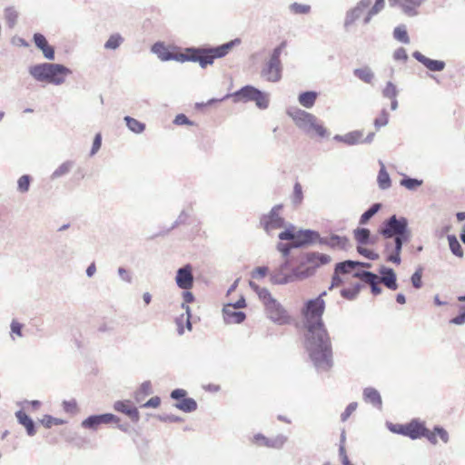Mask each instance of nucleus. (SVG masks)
<instances>
[{
    "mask_svg": "<svg viewBox=\"0 0 465 465\" xmlns=\"http://www.w3.org/2000/svg\"><path fill=\"white\" fill-rule=\"evenodd\" d=\"M325 302L321 297L308 300L302 310L305 318V349L318 371H327L333 365L330 335L322 321Z\"/></svg>",
    "mask_w": 465,
    "mask_h": 465,
    "instance_id": "f257e3e1",
    "label": "nucleus"
},
{
    "mask_svg": "<svg viewBox=\"0 0 465 465\" xmlns=\"http://www.w3.org/2000/svg\"><path fill=\"white\" fill-rule=\"evenodd\" d=\"M378 232L384 239H393V250L387 255L386 261L397 265L401 264L402 247L411 237L408 219L393 214L382 222Z\"/></svg>",
    "mask_w": 465,
    "mask_h": 465,
    "instance_id": "f03ea898",
    "label": "nucleus"
},
{
    "mask_svg": "<svg viewBox=\"0 0 465 465\" xmlns=\"http://www.w3.org/2000/svg\"><path fill=\"white\" fill-rule=\"evenodd\" d=\"M29 74L39 82L60 85L72 74L71 69L60 64L42 63L29 67Z\"/></svg>",
    "mask_w": 465,
    "mask_h": 465,
    "instance_id": "7ed1b4c3",
    "label": "nucleus"
},
{
    "mask_svg": "<svg viewBox=\"0 0 465 465\" xmlns=\"http://www.w3.org/2000/svg\"><path fill=\"white\" fill-rule=\"evenodd\" d=\"M287 114L292 119L295 125L307 135L316 134L319 137L327 135L326 128L314 114L298 107H290L287 110Z\"/></svg>",
    "mask_w": 465,
    "mask_h": 465,
    "instance_id": "20e7f679",
    "label": "nucleus"
},
{
    "mask_svg": "<svg viewBox=\"0 0 465 465\" xmlns=\"http://www.w3.org/2000/svg\"><path fill=\"white\" fill-rule=\"evenodd\" d=\"M286 41H282L271 53L261 69L260 76L269 83H279L282 78L283 66L281 61V54L286 47Z\"/></svg>",
    "mask_w": 465,
    "mask_h": 465,
    "instance_id": "39448f33",
    "label": "nucleus"
},
{
    "mask_svg": "<svg viewBox=\"0 0 465 465\" xmlns=\"http://www.w3.org/2000/svg\"><path fill=\"white\" fill-rule=\"evenodd\" d=\"M229 96H232L236 103L254 102L256 106L260 109H267L269 106V94L252 85H245L232 94H226L219 101H223ZM217 101L218 100L216 99H211L209 100L208 104H212Z\"/></svg>",
    "mask_w": 465,
    "mask_h": 465,
    "instance_id": "423d86ee",
    "label": "nucleus"
},
{
    "mask_svg": "<svg viewBox=\"0 0 465 465\" xmlns=\"http://www.w3.org/2000/svg\"><path fill=\"white\" fill-rule=\"evenodd\" d=\"M281 241H292L294 248H303L316 242L319 238V232L311 229H301L294 231V226L290 225L278 235Z\"/></svg>",
    "mask_w": 465,
    "mask_h": 465,
    "instance_id": "0eeeda50",
    "label": "nucleus"
},
{
    "mask_svg": "<svg viewBox=\"0 0 465 465\" xmlns=\"http://www.w3.org/2000/svg\"><path fill=\"white\" fill-rule=\"evenodd\" d=\"M240 44L241 39L235 38L218 46L205 47L204 50L203 51V53H202L200 56L191 58L193 59L194 63H199L200 66L203 69H204L208 65L213 64L214 59L223 58L226 56L234 46L239 45Z\"/></svg>",
    "mask_w": 465,
    "mask_h": 465,
    "instance_id": "6e6552de",
    "label": "nucleus"
},
{
    "mask_svg": "<svg viewBox=\"0 0 465 465\" xmlns=\"http://www.w3.org/2000/svg\"><path fill=\"white\" fill-rule=\"evenodd\" d=\"M282 209V204H276L272 208L269 213L262 216L261 224L268 234H271V232L275 229L283 228L285 226V221L279 213Z\"/></svg>",
    "mask_w": 465,
    "mask_h": 465,
    "instance_id": "1a4fd4ad",
    "label": "nucleus"
},
{
    "mask_svg": "<svg viewBox=\"0 0 465 465\" xmlns=\"http://www.w3.org/2000/svg\"><path fill=\"white\" fill-rule=\"evenodd\" d=\"M268 317L278 324H286L290 321V317L284 308L274 299L265 305Z\"/></svg>",
    "mask_w": 465,
    "mask_h": 465,
    "instance_id": "9d476101",
    "label": "nucleus"
},
{
    "mask_svg": "<svg viewBox=\"0 0 465 465\" xmlns=\"http://www.w3.org/2000/svg\"><path fill=\"white\" fill-rule=\"evenodd\" d=\"M120 419L112 413L90 415L82 421V427L89 430H97L101 424H108L111 422H118Z\"/></svg>",
    "mask_w": 465,
    "mask_h": 465,
    "instance_id": "9b49d317",
    "label": "nucleus"
},
{
    "mask_svg": "<svg viewBox=\"0 0 465 465\" xmlns=\"http://www.w3.org/2000/svg\"><path fill=\"white\" fill-rule=\"evenodd\" d=\"M352 276L368 283L373 295L376 296L381 293L382 289L380 286V277L376 273L371 271H358Z\"/></svg>",
    "mask_w": 465,
    "mask_h": 465,
    "instance_id": "f8f14e48",
    "label": "nucleus"
},
{
    "mask_svg": "<svg viewBox=\"0 0 465 465\" xmlns=\"http://www.w3.org/2000/svg\"><path fill=\"white\" fill-rule=\"evenodd\" d=\"M175 282L183 290H189L193 287V275L191 264H186L177 270Z\"/></svg>",
    "mask_w": 465,
    "mask_h": 465,
    "instance_id": "ddd939ff",
    "label": "nucleus"
},
{
    "mask_svg": "<svg viewBox=\"0 0 465 465\" xmlns=\"http://www.w3.org/2000/svg\"><path fill=\"white\" fill-rule=\"evenodd\" d=\"M287 441V437L279 434L274 438H267L262 433H257L253 436L252 442L258 446H265L268 448L281 449Z\"/></svg>",
    "mask_w": 465,
    "mask_h": 465,
    "instance_id": "4468645a",
    "label": "nucleus"
},
{
    "mask_svg": "<svg viewBox=\"0 0 465 465\" xmlns=\"http://www.w3.org/2000/svg\"><path fill=\"white\" fill-rule=\"evenodd\" d=\"M391 7H398L408 16L418 15V7L420 5V0H388Z\"/></svg>",
    "mask_w": 465,
    "mask_h": 465,
    "instance_id": "2eb2a0df",
    "label": "nucleus"
},
{
    "mask_svg": "<svg viewBox=\"0 0 465 465\" xmlns=\"http://www.w3.org/2000/svg\"><path fill=\"white\" fill-rule=\"evenodd\" d=\"M331 260V256L324 253L317 252H306L301 256V265L306 263L313 264L310 268H314L315 271L317 267L329 263Z\"/></svg>",
    "mask_w": 465,
    "mask_h": 465,
    "instance_id": "dca6fc26",
    "label": "nucleus"
},
{
    "mask_svg": "<svg viewBox=\"0 0 465 465\" xmlns=\"http://www.w3.org/2000/svg\"><path fill=\"white\" fill-rule=\"evenodd\" d=\"M412 56L430 72H441L446 67L444 61L430 59L419 51L413 52Z\"/></svg>",
    "mask_w": 465,
    "mask_h": 465,
    "instance_id": "f3484780",
    "label": "nucleus"
},
{
    "mask_svg": "<svg viewBox=\"0 0 465 465\" xmlns=\"http://www.w3.org/2000/svg\"><path fill=\"white\" fill-rule=\"evenodd\" d=\"M114 409L128 416L133 422H138L140 420V413L136 407H134L129 401H117L114 404Z\"/></svg>",
    "mask_w": 465,
    "mask_h": 465,
    "instance_id": "a211bd4d",
    "label": "nucleus"
},
{
    "mask_svg": "<svg viewBox=\"0 0 465 465\" xmlns=\"http://www.w3.org/2000/svg\"><path fill=\"white\" fill-rule=\"evenodd\" d=\"M380 282H382L385 287L391 291L398 289L397 275L392 268L381 266L379 269Z\"/></svg>",
    "mask_w": 465,
    "mask_h": 465,
    "instance_id": "6ab92c4d",
    "label": "nucleus"
},
{
    "mask_svg": "<svg viewBox=\"0 0 465 465\" xmlns=\"http://www.w3.org/2000/svg\"><path fill=\"white\" fill-rule=\"evenodd\" d=\"M152 52L155 54L162 61H176L179 62V53L171 51L162 42H157L152 46Z\"/></svg>",
    "mask_w": 465,
    "mask_h": 465,
    "instance_id": "aec40b11",
    "label": "nucleus"
},
{
    "mask_svg": "<svg viewBox=\"0 0 465 465\" xmlns=\"http://www.w3.org/2000/svg\"><path fill=\"white\" fill-rule=\"evenodd\" d=\"M290 262L286 259L277 269H275L270 275V280L273 284H287L292 282L291 277H287L288 273L285 271L288 269Z\"/></svg>",
    "mask_w": 465,
    "mask_h": 465,
    "instance_id": "412c9836",
    "label": "nucleus"
},
{
    "mask_svg": "<svg viewBox=\"0 0 465 465\" xmlns=\"http://www.w3.org/2000/svg\"><path fill=\"white\" fill-rule=\"evenodd\" d=\"M223 320L226 323H242L245 318L246 314L241 311H235L233 306L224 305L223 309Z\"/></svg>",
    "mask_w": 465,
    "mask_h": 465,
    "instance_id": "4be33fe9",
    "label": "nucleus"
},
{
    "mask_svg": "<svg viewBox=\"0 0 465 465\" xmlns=\"http://www.w3.org/2000/svg\"><path fill=\"white\" fill-rule=\"evenodd\" d=\"M406 436L411 440L422 438V434L427 431V428L421 422L417 420H412L411 422L406 424Z\"/></svg>",
    "mask_w": 465,
    "mask_h": 465,
    "instance_id": "5701e85b",
    "label": "nucleus"
},
{
    "mask_svg": "<svg viewBox=\"0 0 465 465\" xmlns=\"http://www.w3.org/2000/svg\"><path fill=\"white\" fill-rule=\"evenodd\" d=\"M15 417L19 424L25 427L28 436H34L36 433L35 422L22 410L15 412Z\"/></svg>",
    "mask_w": 465,
    "mask_h": 465,
    "instance_id": "b1692460",
    "label": "nucleus"
},
{
    "mask_svg": "<svg viewBox=\"0 0 465 465\" xmlns=\"http://www.w3.org/2000/svg\"><path fill=\"white\" fill-rule=\"evenodd\" d=\"M363 136V132L360 130L347 133L343 135L336 134L333 139L337 142L344 143L348 145H354L361 143V139Z\"/></svg>",
    "mask_w": 465,
    "mask_h": 465,
    "instance_id": "393cba45",
    "label": "nucleus"
},
{
    "mask_svg": "<svg viewBox=\"0 0 465 465\" xmlns=\"http://www.w3.org/2000/svg\"><path fill=\"white\" fill-rule=\"evenodd\" d=\"M363 400L366 402L372 404L374 407L378 409H381L382 401L380 392L371 387L365 388L363 390Z\"/></svg>",
    "mask_w": 465,
    "mask_h": 465,
    "instance_id": "a878e982",
    "label": "nucleus"
},
{
    "mask_svg": "<svg viewBox=\"0 0 465 465\" xmlns=\"http://www.w3.org/2000/svg\"><path fill=\"white\" fill-rule=\"evenodd\" d=\"M353 75L355 77H357L358 79H360L361 81H362L363 83L369 84H372L373 80L375 78L374 72L368 65H365L361 68H355L353 70Z\"/></svg>",
    "mask_w": 465,
    "mask_h": 465,
    "instance_id": "bb28decb",
    "label": "nucleus"
},
{
    "mask_svg": "<svg viewBox=\"0 0 465 465\" xmlns=\"http://www.w3.org/2000/svg\"><path fill=\"white\" fill-rule=\"evenodd\" d=\"M353 235L359 246L374 244V241H371V231L368 228L358 227L353 231Z\"/></svg>",
    "mask_w": 465,
    "mask_h": 465,
    "instance_id": "cd10ccee",
    "label": "nucleus"
},
{
    "mask_svg": "<svg viewBox=\"0 0 465 465\" xmlns=\"http://www.w3.org/2000/svg\"><path fill=\"white\" fill-rule=\"evenodd\" d=\"M318 97V93L315 91H305L299 94L298 96V102L303 107L310 109L312 108Z\"/></svg>",
    "mask_w": 465,
    "mask_h": 465,
    "instance_id": "c85d7f7f",
    "label": "nucleus"
},
{
    "mask_svg": "<svg viewBox=\"0 0 465 465\" xmlns=\"http://www.w3.org/2000/svg\"><path fill=\"white\" fill-rule=\"evenodd\" d=\"M381 169L378 173L377 182L381 190H387L391 186V180L382 162L380 161Z\"/></svg>",
    "mask_w": 465,
    "mask_h": 465,
    "instance_id": "c756f323",
    "label": "nucleus"
},
{
    "mask_svg": "<svg viewBox=\"0 0 465 465\" xmlns=\"http://www.w3.org/2000/svg\"><path fill=\"white\" fill-rule=\"evenodd\" d=\"M205 47H187L184 53H179V62H193V59L191 57H198Z\"/></svg>",
    "mask_w": 465,
    "mask_h": 465,
    "instance_id": "7c9ffc66",
    "label": "nucleus"
},
{
    "mask_svg": "<svg viewBox=\"0 0 465 465\" xmlns=\"http://www.w3.org/2000/svg\"><path fill=\"white\" fill-rule=\"evenodd\" d=\"M301 266L302 265L300 264V266L293 268L292 272L288 273L287 277H291L292 282L306 279L314 274V268H306L305 270H302Z\"/></svg>",
    "mask_w": 465,
    "mask_h": 465,
    "instance_id": "2f4dec72",
    "label": "nucleus"
},
{
    "mask_svg": "<svg viewBox=\"0 0 465 465\" xmlns=\"http://www.w3.org/2000/svg\"><path fill=\"white\" fill-rule=\"evenodd\" d=\"M197 406H198L197 402L194 399L187 398V397H185L184 399H183L182 401H180L174 404L175 408H177L186 413H190V412L196 411Z\"/></svg>",
    "mask_w": 465,
    "mask_h": 465,
    "instance_id": "473e14b6",
    "label": "nucleus"
},
{
    "mask_svg": "<svg viewBox=\"0 0 465 465\" xmlns=\"http://www.w3.org/2000/svg\"><path fill=\"white\" fill-rule=\"evenodd\" d=\"M382 205L380 203L371 204L360 217L359 223L366 224L381 209Z\"/></svg>",
    "mask_w": 465,
    "mask_h": 465,
    "instance_id": "72a5a7b5",
    "label": "nucleus"
},
{
    "mask_svg": "<svg viewBox=\"0 0 465 465\" xmlns=\"http://www.w3.org/2000/svg\"><path fill=\"white\" fill-rule=\"evenodd\" d=\"M364 10L361 8L358 5H356L355 7L350 9L346 13L345 21H344V26L348 27L351 25H352L357 19H359Z\"/></svg>",
    "mask_w": 465,
    "mask_h": 465,
    "instance_id": "f704fd0d",
    "label": "nucleus"
},
{
    "mask_svg": "<svg viewBox=\"0 0 465 465\" xmlns=\"http://www.w3.org/2000/svg\"><path fill=\"white\" fill-rule=\"evenodd\" d=\"M450 250L453 255L462 258L464 256L463 249L454 234H449L447 236Z\"/></svg>",
    "mask_w": 465,
    "mask_h": 465,
    "instance_id": "c9c22d12",
    "label": "nucleus"
},
{
    "mask_svg": "<svg viewBox=\"0 0 465 465\" xmlns=\"http://www.w3.org/2000/svg\"><path fill=\"white\" fill-rule=\"evenodd\" d=\"M128 129L134 134H142L145 130V124L131 116L124 118Z\"/></svg>",
    "mask_w": 465,
    "mask_h": 465,
    "instance_id": "e433bc0d",
    "label": "nucleus"
},
{
    "mask_svg": "<svg viewBox=\"0 0 465 465\" xmlns=\"http://www.w3.org/2000/svg\"><path fill=\"white\" fill-rule=\"evenodd\" d=\"M74 167V162L66 161L63 163L60 166H58L51 175L52 180L58 179L62 176L66 175L70 173L72 168Z\"/></svg>",
    "mask_w": 465,
    "mask_h": 465,
    "instance_id": "4c0bfd02",
    "label": "nucleus"
},
{
    "mask_svg": "<svg viewBox=\"0 0 465 465\" xmlns=\"http://www.w3.org/2000/svg\"><path fill=\"white\" fill-rule=\"evenodd\" d=\"M349 244V239L346 236L331 234L330 236V247L346 250Z\"/></svg>",
    "mask_w": 465,
    "mask_h": 465,
    "instance_id": "58836bf2",
    "label": "nucleus"
},
{
    "mask_svg": "<svg viewBox=\"0 0 465 465\" xmlns=\"http://www.w3.org/2000/svg\"><path fill=\"white\" fill-rule=\"evenodd\" d=\"M393 37L397 41L406 45L410 44L411 41L405 25H400L394 28Z\"/></svg>",
    "mask_w": 465,
    "mask_h": 465,
    "instance_id": "ea45409f",
    "label": "nucleus"
},
{
    "mask_svg": "<svg viewBox=\"0 0 465 465\" xmlns=\"http://www.w3.org/2000/svg\"><path fill=\"white\" fill-rule=\"evenodd\" d=\"M423 183L422 180L412 178L408 175H403L402 179L400 181V184L405 187L408 190L415 191L418 187H420Z\"/></svg>",
    "mask_w": 465,
    "mask_h": 465,
    "instance_id": "a19ab883",
    "label": "nucleus"
},
{
    "mask_svg": "<svg viewBox=\"0 0 465 465\" xmlns=\"http://www.w3.org/2000/svg\"><path fill=\"white\" fill-rule=\"evenodd\" d=\"M5 19L10 28H13L17 22L18 12L14 6H8L4 11Z\"/></svg>",
    "mask_w": 465,
    "mask_h": 465,
    "instance_id": "79ce46f5",
    "label": "nucleus"
},
{
    "mask_svg": "<svg viewBox=\"0 0 465 465\" xmlns=\"http://www.w3.org/2000/svg\"><path fill=\"white\" fill-rule=\"evenodd\" d=\"M123 42L124 38L120 34H114L104 43V48L107 50H116Z\"/></svg>",
    "mask_w": 465,
    "mask_h": 465,
    "instance_id": "37998d69",
    "label": "nucleus"
},
{
    "mask_svg": "<svg viewBox=\"0 0 465 465\" xmlns=\"http://www.w3.org/2000/svg\"><path fill=\"white\" fill-rule=\"evenodd\" d=\"M361 289V283H355L352 288H351V289H346V288L341 289L340 292H341V295L344 299L349 300V301H353L358 296Z\"/></svg>",
    "mask_w": 465,
    "mask_h": 465,
    "instance_id": "c03bdc74",
    "label": "nucleus"
},
{
    "mask_svg": "<svg viewBox=\"0 0 465 465\" xmlns=\"http://www.w3.org/2000/svg\"><path fill=\"white\" fill-rule=\"evenodd\" d=\"M303 200V192L302 187L300 183H295L293 185V193L291 196L292 203L294 206H298L302 203Z\"/></svg>",
    "mask_w": 465,
    "mask_h": 465,
    "instance_id": "a18cd8bd",
    "label": "nucleus"
},
{
    "mask_svg": "<svg viewBox=\"0 0 465 465\" xmlns=\"http://www.w3.org/2000/svg\"><path fill=\"white\" fill-rule=\"evenodd\" d=\"M153 393L151 381H143L134 393V399L139 402V396H147Z\"/></svg>",
    "mask_w": 465,
    "mask_h": 465,
    "instance_id": "49530a36",
    "label": "nucleus"
},
{
    "mask_svg": "<svg viewBox=\"0 0 465 465\" xmlns=\"http://www.w3.org/2000/svg\"><path fill=\"white\" fill-rule=\"evenodd\" d=\"M289 9L294 15H307L311 12V5L292 3L289 5Z\"/></svg>",
    "mask_w": 465,
    "mask_h": 465,
    "instance_id": "de8ad7c7",
    "label": "nucleus"
},
{
    "mask_svg": "<svg viewBox=\"0 0 465 465\" xmlns=\"http://www.w3.org/2000/svg\"><path fill=\"white\" fill-rule=\"evenodd\" d=\"M32 177L29 174L22 175L17 181V190L22 193H27L30 188Z\"/></svg>",
    "mask_w": 465,
    "mask_h": 465,
    "instance_id": "09e8293b",
    "label": "nucleus"
},
{
    "mask_svg": "<svg viewBox=\"0 0 465 465\" xmlns=\"http://www.w3.org/2000/svg\"><path fill=\"white\" fill-rule=\"evenodd\" d=\"M351 260H346L341 262H337L335 264L334 270L336 272H340V274H347L351 272L354 268H352Z\"/></svg>",
    "mask_w": 465,
    "mask_h": 465,
    "instance_id": "8fccbe9b",
    "label": "nucleus"
},
{
    "mask_svg": "<svg viewBox=\"0 0 465 465\" xmlns=\"http://www.w3.org/2000/svg\"><path fill=\"white\" fill-rule=\"evenodd\" d=\"M398 93L399 92L396 85L391 81L387 82L385 87L382 90L383 97L389 99L397 97Z\"/></svg>",
    "mask_w": 465,
    "mask_h": 465,
    "instance_id": "3c124183",
    "label": "nucleus"
},
{
    "mask_svg": "<svg viewBox=\"0 0 465 465\" xmlns=\"http://www.w3.org/2000/svg\"><path fill=\"white\" fill-rule=\"evenodd\" d=\"M389 123V113L386 109H382L381 111L380 116L374 119L373 124L376 129H380L381 127L386 126Z\"/></svg>",
    "mask_w": 465,
    "mask_h": 465,
    "instance_id": "603ef678",
    "label": "nucleus"
},
{
    "mask_svg": "<svg viewBox=\"0 0 465 465\" xmlns=\"http://www.w3.org/2000/svg\"><path fill=\"white\" fill-rule=\"evenodd\" d=\"M40 422L44 427L50 429L53 425H61L64 424V420L54 418L51 415H45Z\"/></svg>",
    "mask_w": 465,
    "mask_h": 465,
    "instance_id": "864d4df0",
    "label": "nucleus"
},
{
    "mask_svg": "<svg viewBox=\"0 0 465 465\" xmlns=\"http://www.w3.org/2000/svg\"><path fill=\"white\" fill-rule=\"evenodd\" d=\"M276 248L284 258H287L290 255L292 250L295 249L292 241L287 243L278 242Z\"/></svg>",
    "mask_w": 465,
    "mask_h": 465,
    "instance_id": "5fc2aeb1",
    "label": "nucleus"
},
{
    "mask_svg": "<svg viewBox=\"0 0 465 465\" xmlns=\"http://www.w3.org/2000/svg\"><path fill=\"white\" fill-rule=\"evenodd\" d=\"M422 268H418L411 277V284L415 289H420L422 286Z\"/></svg>",
    "mask_w": 465,
    "mask_h": 465,
    "instance_id": "6e6d98bb",
    "label": "nucleus"
},
{
    "mask_svg": "<svg viewBox=\"0 0 465 465\" xmlns=\"http://www.w3.org/2000/svg\"><path fill=\"white\" fill-rule=\"evenodd\" d=\"M357 252L363 257H365L369 260H371V261H375L379 258L378 253H376L375 252H373L370 249L364 248L362 246H357Z\"/></svg>",
    "mask_w": 465,
    "mask_h": 465,
    "instance_id": "4d7b16f0",
    "label": "nucleus"
},
{
    "mask_svg": "<svg viewBox=\"0 0 465 465\" xmlns=\"http://www.w3.org/2000/svg\"><path fill=\"white\" fill-rule=\"evenodd\" d=\"M256 294L258 295L259 299L262 301L264 306L267 305L270 301L274 300L269 290L264 287H262V289L259 290Z\"/></svg>",
    "mask_w": 465,
    "mask_h": 465,
    "instance_id": "13d9d810",
    "label": "nucleus"
},
{
    "mask_svg": "<svg viewBox=\"0 0 465 465\" xmlns=\"http://www.w3.org/2000/svg\"><path fill=\"white\" fill-rule=\"evenodd\" d=\"M101 145H102V135H101V134H96L94 138V141H93V145H92V148L90 151V155L91 156L94 155L100 150Z\"/></svg>",
    "mask_w": 465,
    "mask_h": 465,
    "instance_id": "bf43d9fd",
    "label": "nucleus"
},
{
    "mask_svg": "<svg viewBox=\"0 0 465 465\" xmlns=\"http://www.w3.org/2000/svg\"><path fill=\"white\" fill-rule=\"evenodd\" d=\"M387 425L391 432L406 436V424L388 423Z\"/></svg>",
    "mask_w": 465,
    "mask_h": 465,
    "instance_id": "052dcab7",
    "label": "nucleus"
},
{
    "mask_svg": "<svg viewBox=\"0 0 465 465\" xmlns=\"http://www.w3.org/2000/svg\"><path fill=\"white\" fill-rule=\"evenodd\" d=\"M42 52L44 56L48 60H54L55 57L54 48L50 45L49 44H46L42 48H39Z\"/></svg>",
    "mask_w": 465,
    "mask_h": 465,
    "instance_id": "680f3d73",
    "label": "nucleus"
},
{
    "mask_svg": "<svg viewBox=\"0 0 465 465\" xmlns=\"http://www.w3.org/2000/svg\"><path fill=\"white\" fill-rule=\"evenodd\" d=\"M357 402H351L341 415V421L347 420L351 413L357 409Z\"/></svg>",
    "mask_w": 465,
    "mask_h": 465,
    "instance_id": "e2e57ef3",
    "label": "nucleus"
},
{
    "mask_svg": "<svg viewBox=\"0 0 465 465\" xmlns=\"http://www.w3.org/2000/svg\"><path fill=\"white\" fill-rule=\"evenodd\" d=\"M63 408L65 412L74 413L77 411V403L74 400L64 401Z\"/></svg>",
    "mask_w": 465,
    "mask_h": 465,
    "instance_id": "0e129e2a",
    "label": "nucleus"
},
{
    "mask_svg": "<svg viewBox=\"0 0 465 465\" xmlns=\"http://www.w3.org/2000/svg\"><path fill=\"white\" fill-rule=\"evenodd\" d=\"M35 46L39 49L48 44L45 36L40 33H35L33 36Z\"/></svg>",
    "mask_w": 465,
    "mask_h": 465,
    "instance_id": "69168bd1",
    "label": "nucleus"
},
{
    "mask_svg": "<svg viewBox=\"0 0 465 465\" xmlns=\"http://www.w3.org/2000/svg\"><path fill=\"white\" fill-rule=\"evenodd\" d=\"M173 124L177 125H193V123L183 114H179L175 116Z\"/></svg>",
    "mask_w": 465,
    "mask_h": 465,
    "instance_id": "338daca9",
    "label": "nucleus"
},
{
    "mask_svg": "<svg viewBox=\"0 0 465 465\" xmlns=\"http://www.w3.org/2000/svg\"><path fill=\"white\" fill-rule=\"evenodd\" d=\"M393 58L397 61L406 62L408 60V54L403 47H399L393 53Z\"/></svg>",
    "mask_w": 465,
    "mask_h": 465,
    "instance_id": "774afa93",
    "label": "nucleus"
}]
</instances>
